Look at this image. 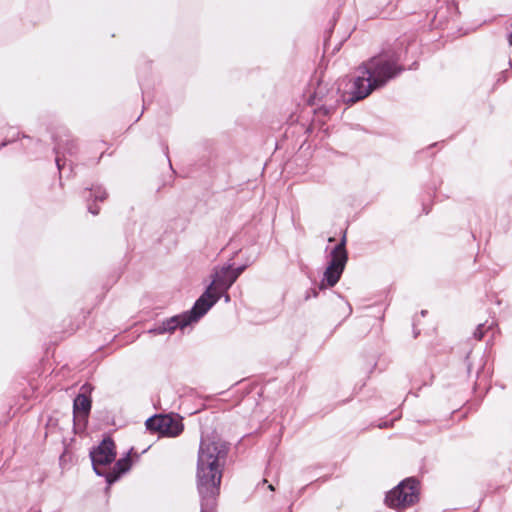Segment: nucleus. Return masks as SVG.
Here are the masks:
<instances>
[{
  "mask_svg": "<svg viewBox=\"0 0 512 512\" xmlns=\"http://www.w3.org/2000/svg\"><path fill=\"white\" fill-rule=\"evenodd\" d=\"M229 447L217 437H202L198 450L196 481L201 512H215Z\"/></svg>",
  "mask_w": 512,
  "mask_h": 512,
  "instance_id": "f03ea898",
  "label": "nucleus"
},
{
  "mask_svg": "<svg viewBox=\"0 0 512 512\" xmlns=\"http://www.w3.org/2000/svg\"><path fill=\"white\" fill-rule=\"evenodd\" d=\"M485 324H479L474 332V337L478 340H481L485 334Z\"/></svg>",
  "mask_w": 512,
  "mask_h": 512,
  "instance_id": "ddd939ff",
  "label": "nucleus"
},
{
  "mask_svg": "<svg viewBox=\"0 0 512 512\" xmlns=\"http://www.w3.org/2000/svg\"><path fill=\"white\" fill-rule=\"evenodd\" d=\"M55 146H54V152L56 154V164L58 167V170L61 172L62 169L66 165L65 155L69 154L72 155L74 150L76 149V144L72 139H70L69 135H65L64 138L59 137L55 138Z\"/></svg>",
  "mask_w": 512,
  "mask_h": 512,
  "instance_id": "6e6552de",
  "label": "nucleus"
},
{
  "mask_svg": "<svg viewBox=\"0 0 512 512\" xmlns=\"http://www.w3.org/2000/svg\"><path fill=\"white\" fill-rule=\"evenodd\" d=\"M91 410V398L86 392L79 393L73 401L74 419H86Z\"/></svg>",
  "mask_w": 512,
  "mask_h": 512,
  "instance_id": "1a4fd4ad",
  "label": "nucleus"
},
{
  "mask_svg": "<svg viewBox=\"0 0 512 512\" xmlns=\"http://www.w3.org/2000/svg\"><path fill=\"white\" fill-rule=\"evenodd\" d=\"M270 490H274V487L272 485H269Z\"/></svg>",
  "mask_w": 512,
  "mask_h": 512,
  "instance_id": "dca6fc26",
  "label": "nucleus"
},
{
  "mask_svg": "<svg viewBox=\"0 0 512 512\" xmlns=\"http://www.w3.org/2000/svg\"><path fill=\"white\" fill-rule=\"evenodd\" d=\"M12 141H13V140L5 141V142H3V143L1 144V146H2V147H3V146H6L8 143H10V142H12Z\"/></svg>",
  "mask_w": 512,
  "mask_h": 512,
  "instance_id": "2eb2a0df",
  "label": "nucleus"
},
{
  "mask_svg": "<svg viewBox=\"0 0 512 512\" xmlns=\"http://www.w3.org/2000/svg\"><path fill=\"white\" fill-rule=\"evenodd\" d=\"M211 278V283L206 288L205 292L197 299L190 311L162 321L159 325L150 329L148 333L154 335L173 333L177 328L184 329L191 323L197 322L214 304H216L222 297V293L227 292L235 282V277H232L229 267L227 266L215 268Z\"/></svg>",
  "mask_w": 512,
  "mask_h": 512,
  "instance_id": "7ed1b4c3",
  "label": "nucleus"
},
{
  "mask_svg": "<svg viewBox=\"0 0 512 512\" xmlns=\"http://www.w3.org/2000/svg\"><path fill=\"white\" fill-rule=\"evenodd\" d=\"M404 70L402 49L382 50L359 65L353 78L342 79L337 88L326 89V86L319 84L314 92L312 103L314 105L322 103L318 110L328 115L339 103L351 105L365 99L373 91L385 87Z\"/></svg>",
  "mask_w": 512,
  "mask_h": 512,
  "instance_id": "f257e3e1",
  "label": "nucleus"
},
{
  "mask_svg": "<svg viewBox=\"0 0 512 512\" xmlns=\"http://www.w3.org/2000/svg\"><path fill=\"white\" fill-rule=\"evenodd\" d=\"M418 499V482L407 478L386 494L385 502L390 508L401 510L415 504Z\"/></svg>",
  "mask_w": 512,
  "mask_h": 512,
  "instance_id": "39448f33",
  "label": "nucleus"
},
{
  "mask_svg": "<svg viewBox=\"0 0 512 512\" xmlns=\"http://www.w3.org/2000/svg\"><path fill=\"white\" fill-rule=\"evenodd\" d=\"M146 428L162 436L176 437L183 431V424L178 415H154L145 422Z\"/></svg>",
  "mask_w": 512,
  "mask_h": 512,
  "instance_id": "0eeeda50",
  "label": "nucleus"
},
{
  "mask_svg": "<svg viewBox=\"0 0 512 512\" xmlns=\"http://www.w3.org/2000/svg\"><path fill=\"white\" fill-rule=\"evenodd\" d=\"M115 457V443L111 438H104L96 448L90 451L93 469L99 476L106 477L105 468L114 462Z\"/></svg>",
  "mask_w": 512,
  "mask_h": 512,
  "instance_id": "423d86ee",
  "label": "nucleus"
},
{
  "mask_svg": "<svg viewBox=\"0 0 512 512\" xmlns=\"http://www.w3.org/2000/svg\"><path fill=\"white\" fill-rule=\"evenodd\" d=\"M222 296H224L225 302H229L230 301V296H229V294L227 292H223Z\"/></svg>",
  "mask_w": 512,
  "mask_h": 512,
  "instance_id": "4468645a",
  "label": "nucleus"
},
{
  "mask_svg": "<svg viewBox=\"0 0 512 512\" xmlns=\"http://www.w3.org/2000/svg\"><path fill=\"white\" fill-rule=\"evenodd\" d=\"M88 191V211L93 215H97L100 209L98 206L91 204L90 200L93 198L95 201H104L107 198V192L99 185L92 186Z\"/></svg>",
  "mask_w": 512,
  "mask_h": 512,
  "instance_id": "9b49d317",
  "label": "nucleus"
},
{
  "mask_svg": "<svg viewBox=\"0 0 512 512\" xmlns=\"http://www.w3.org/2000/svg\"><path fill=\"white\" fill-rule=\"evenodd\" d=\"M130 467H131V459H130L129 455H127L124 458L119 459L115 463L112 470L107 472L106 477H105L107 483L112 484L115 481H117L123 473L127 472L130 469Z\"/></svg>",
  "mask_w": 512,
  "mask_h": 512,
  "instance_id": "9d476101",
  "label": "nucleus"
},
{
  "mask_svg": "<svg viewBox=\"0 0 512 512\" xmlns=\"http://www.w3.org/2000/svg\"><path fill=\"white\" fill-rule=\"evenodd\" d=\"M345 244L346 237L344 236L341 242L331 250L330 260L319 285L320 289L334 287L340 280L348 260Z\"/></svg>",
  "mask_w": 512,
  "mask_h": 512,
  "instance_id": "20e7f679",
  "label": "nucleus"
},
{
  "mask_svg": "<svg viewBox=\"0 0 512 512\" xmlns=\"http://www.w3.org/2000/svg\"><path fill=\"white\" fill-rule=\"evenodd\" d=\"M227 267H229V271L231 272L232 274V277H235V281L237 280V278L245 271V269L247 268V265H242V266H239L237 268H232L231 265H226Z\"/></svg>",
  "mask_w": 512,
  "mask_h": 512,
  "instance_id": "f8f14e48",
  "label": "nucleus"
}]
</instances>
